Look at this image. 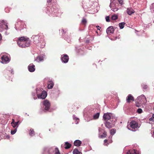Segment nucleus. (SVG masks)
Returning <instances> with one entry per match:
<instances>
[{"label": "nucleus", "instance_id": "c03bdc74", "mask_svg": "<svg viewBox=\"0 0 154 154\" xmlns=\"http://www.w3.org/2000/svg\"><path fill=\"white\" fill-rule=\"evenodd\" d=\"M152 7L154 9V3L152 4Z\"/></svg>", "mask_w": 154, "mask_h": 154}, {"label": "nucleus", "instance_id": "58836bf2", "mask_svg": "<svg viewBox=\"0 0 154 154\" xmlns=\"http://www.w3.org/2000/svg\"><path fill=\"white\" fill-rule=\"evenodd\" d=\"M119 2V4L121 5H122L123 4V0H118Z\"/></svg>", "mask_w": 154, "mask_h": 154}, {"label": "nucleus", "instance_id": "f3484780", "mask_svg": "<svg viewBox=\"0 0 154 154\" xmlns=\"http://www.w3.org/2000/svg\"><path fill=\"white\" fill-rule=\"evenodd\" d=\"M134 97L131 94L129 95L126 98V100L128 103H130L131 101H134Z\"/></svg>", "mask_w": 154, "mask_h": 154}, {"label": "nucleus", "instance_id": "7c9ffc66", "mask_svg": "<svg viewBox=\"0 0 154 154\" xmlns=\"http://www.w3.org/2000/svg\"><path fill=\"white\" fill-rule=\"evenodd\" d=\"M14 73L12 71L10 72V71H8L7 72V75L9 76H11Z\"/></svg>", "mask_w": 154, "mask_h": 154}, {"label": "nucleus", "instance_id": "72a5a7b5", "mask_svg": "<svg viewBox=\"0 0 154 154\" xmlns=\"http://www.w3.org/2000/svg\"><path fill=\"white\" fill-rule=\"evenodd\" d=\"M149 120L150 121H154V114L152 115V117L149 119Z\"/></svg>", "mask_w": 154, "mask_h": 154}, {"label": "nucleus", "instance_id": "dca6fc26", "mask_svg": "<svg viewBox=\"0 0 154 154\" xmlns=\"http://www.w3.org/2000/svg\"><path fill=\"white\" fill-rule=\"evenodd\" d=\"M19 122V121H18L17 122H15L14 119H12V122L11 123V124L14 128H15L16 127H17L18 126Z\"/></svg>", "mask_w": 154, "mask_h": 154}, {"label": "nucleus", "instance_id": "9d476101", "mask_svg": "<svg viewBox=\"0 0 154 154\" xmlns=\"http://www.w3.org/2000/svg\"><path fill=\"white\" fill-rule=\"evenodd\" d=\"M1 62L3 63H6L9 61V58L8 56L4 55L2 56L1 58Z\"/></svg>", "mask_w": 154, "mask_h": 154}, {"label": "nucleus", "instance_id": "1a4fd4ad", "mask_svg": "<svg viewBox=\"0 0 154 154\" xmlns=\"http://www.w3.org/2000/svg\"><path fill=\"white\" fill-rule=\"evenodd\" d=\"M61 59L63 62L66 63L68 62L69 58L67 54H64L61 56Z\"/></svg>", "mask_w": 154, "mask_h": 154}, {"label": "nucleus", "instance_id": "2f4dec72", "mask_svg": "<svg viewBox=\"0 0 154 154\" xmlns=\"http://www.w3.org/2000/svg\"><path fill=\"white\" fill-rule=\"evenodd\" d=\"M82 23L84 25H85L87 23V21L85 19H83L82 21Z\"/></svg>", "mask_w": 154, "mask_h": 154}, {"label": "nucleus", "instance_id": "7ed1b4c3", "mask_svg": "<svg viewBox=\"0 0 154 154\" xmlns=\"http://www.w3.org/2000/svg\"><path fill=\"white\" fill-rule=\"evenodd\" d=\"M130 126H128V128L133 131H136V129L138 127V124L136 121H132L129 124Z\"/></svg>", "mask_w": 154, "mask_h": 154}, {"label": "nucleus", "instance_id": "0eeeda50", "mask_svg": "<svg viewBox=\"0 0 154 154\" xmlns=\"http://www.w3.org/2000/svg\"><path fill=\"white\" fill-rule=\"evenodd\" d=\"M54 151V154H60V152L58 149L56 147L55 149L54 150L52 148H50L49 149L48 152L49 154H52L53 152Z\"/></svg>", "mask_w": 154, "mask_h": 154}, {"label": "nucleus", "instance_id": "473e14b6", "mask_svg": "<svg viewBox=\"0 0 154 154\" xmlns=\"http://www.w3.org/2000/svg\"><path fill=\"white\" fill-rule=\"evenodd\" d=\"M17 131V129L16 128L14 129V130H11V134H14Z\"/></svg>", "mask_w": 154, "mask_h": 154}, {"label": "nucleus", "instance_id": "e433bc0d", "mask_svg": "<svg viewBox=\"0 0 154 154\" xmlns=\"http://www.w3.org/2000/svg\"><path fill=\"white\" fill-rule=\"evenodd\" d=\"M23 23L21 21V20H19V21H18L17 23V25H21L22 24H23Z\"/></svg>", "mask_w": 154, "mask_h": 154}, {"label": "nucleus", "instance_id": "393cba45", "mask_svg": "<svg viewBox=\"0 0 154 154\" xmlns=\"http://www.w3.org/2000/svg\"><path fill=\"white\" fill-rule=\"evenodd\" d=\"M125 24V22H122L119 23V26L120 28L121 29H122L123 28L124 26V25Z\"/></svg>", "mask_w": 154, "mask_h": 154}, {"label": "nucleus", "instance_id": "39448f33", "mask_svg": "<svg viewBox=\"0 0 154 154\" xmlns=\"http://www.w3.org/2000/svg\"><path fill=\"white\" fill-rule=\"evenodd\" d=\"M112 114L110 113H105L103 115V119L105 121H112V119H111Z\"/></svg>", "mask_w": 154, "mask_h": 154}, {"label": "nucleus", "instance_id": "c9c22d12", "mask_svg": "<svg viewBox=\"0 0 154 154\" xmlns=\"http://www.w3.org/2000/svg\"><path fill=\"white\" fill-rule=\"evenodd\" d=\"M106 20L107 22H109L110 21L109 17V16H107L106 17Z\"/></svg>", "mask_w": 154, "mask_h": 154}, {"label": "nucleus", "instance_id": "f8f14e48", "mask_svg": "<svg viewBox=\"0 0 154 154\" xmlns=\"http://www.w3.org/2000/svg\"><path fill=\"white\" fill-rule=\"evenodd\" d=\"M112 122L109 121H106L105 123V126L108 128H111L112 126Z\"/></svg>", "mask_w": 154, "mask_h": 154}, {"label": "nucleus", "instance_id": "ea45409f", "mask_svg": "<svg viewBox=\"0 0 154 154\" xmlns=\"http://www.w3.org/2000/svg\"><path fill=\"white\" fill-rule=\"evenodd\" d=\"M74 119L77 121V122L75 123L76 124H77L79 122V119L78 118H75Z\"/></svg>", "mask_w": 154, "mask_h": 154}, {"label": "nucleus", "instance_id": "cd10ccee", "mask_svg": "<svg viewBox=\"0 0 154 154\" xmlns=\"http://www.w3.org/2000/svg\"><path fill=\"white\" fill-rule=\"evenodd\" d=\"M118 16L117 15H113L111 17V19L112 20H115L118 19Z\"/></svg>", "mask_w": 154, "mask_h": 154}, {"label": "nucleus", "instance_id": "aec40b11", "mask_svg": "<svg viewBox=\"0 0 154 154\" xmlns=\"http://www.w3.org/2000/svg\"><path fill=\"white\" fill-rule=\"evenodd\" d=\"M54 86V83L52 81L49 82V83L48 84V88L49 89H51L53 88Z\"/></svg>", "mask_w": 154, "mask_h": 154}, {"label": "nucleus", "instance_id": "a211bd4d", "mask_svg": "<svg viewBox=\"0 0 154 154\" xmlns=\"http://www.w3.org/2000/svg\"><path fill=\"white\" fill-rule=\"evenodd\" d=\"M127 153L128 154H139V152L136 150L133 149L128 151Z\"/></svg>", "mask_w": 154, "mask_h": 154}, {"label": "nucleus", "instance_id": "f257e3e1", "mask_svg": "<svg viewBox=\"0 0 154 154\" xmlns=\"http://www.w3.org/2000/svg\"><path fill=\"white\" fill-rule=\"evenodd\" d=\"M31 42L29 40V38L24 36L19 38L17 42L19 46L21 48L29 47L31 45Z\"/></svg>", "mask_w": 154, "mask_h": 154}, {"label": "nucleus", "instance_id": "b1692460", "mask_svg": "<svg viewBox=\"0 0 154 154\" xmlns=\"http://www.w3.org/2000/svg\"><path fill=\"white\" fill-rule=\"evenodd\" d=\"M73 154H82L81 152L79 151L77 149H75L73 151Z\"/></svg>", "mask_w": 154, "mask_h": 154}, {"label": "nucleus", "instance_id": "6e6552de", "mask_svg": "<svg viewBox=\"0 0 154 154\" xmlns=\"http://www.w3.org/2000/svg\"><path fill=\"white\" fill-rule=\"evenodd\" d=\"M43 104L45 106V109L48 110L49 109L50 104L49 102L47 100H45L43 102Z\"/></svg>", "mask_w": 154, "mask_h": 154}, {"label": "nucleus", "instance_id": "6ab92c4d", "mask_svg": "<svg viewBox=\"0 0 154 154\" xmlns=\"http://www.w3.org/2000/svg\"><path fill=\"white\" fill-rule=\"evenodd\" d=\"M82 142L81 141L79 140H75L74 143V145L77 146H79L81 144Z\"/></svg>", "mask_w": 154, "mask_h": 154}, {"label": "nucleus", "instance_id": "f03ea898", "mask_svg": "<svg viewBox=\"0 0 154 154\" xmlns=\"http://www.w3.org/2000/svg\"><path fill=\"white\" fill-rule=\"evenodd\" d=\"M146 102V99L143 95L138 97L136 101V105L137 107H140L141 105L145 103Z\"/></svg>", "mask_w": 154, "mask_h": 154}, {"label": "nucleus", "instance_id": "de8ad7c7", "mask_svg": "<svg viewBox=\"0 0 154 154\" xmlns=\"http://www.w3.org/2000/svg\"><path fill=\"white\" fill-rule=\"evenodd\" d=\"M153 110H154V108H153Z\"/></svg>", "mask_w": 154, "mask_h": 154}, {"label": "nucleus", "instance_id": "4c0bfd02", "mask_svg": "<svg viewBox=\"0 0 154 154\" xmlns=\"http://www.w3.org/2000/svg\"><path fill=\"white\" fill-rule=\"evenodd\" d=\"M108 140H107L106 139V140H104V142L105 143H107L106 144H105V145L106 146H108V145L109 144V143H107V142H108Z\"/></svg>", "mask_w": 154, "mask_h": 154}, {"label": "nucleus", "instance_id": "2eb2a0df", "mask_svg": "<svg viewBox=\"0 0 154 154\" xmlns=\"http://www.w3.org/2000/svg\"><path fill=\"white\" fill-rule=\"evenodd\" d=\"M127 14L129 15L135 13V11L131 8H128L126 11Z\"/></svg>", "mask_w": 154, "mask_h": 154}, {"label": "nucleus", "instance_id": "37998d69", "mask_svg": "<svg viewBox=\"0 0 154 154\" xmlns=\"http://www.w3.org/2000/svg\"><path fill=\"white\" fill-rule=\"evenodd\" d=\"M52 1V0H47V2L48 3L51 2Z\"/></svg>", "mask_w": 154, "mask_h": 154}, {"label": "nucleus", "instance_id": "ddd939ff", "mask_svg": "<svg viewBox=\"0 0 154 154\" xmlns=\"http://www.w3.org/2000/svg\"><path fill=\"white\" fill-rule=\"evenodd\" d=\"M114 29L112 26H110L107 28L106 32L108 34H110L113 33Z\"/></svg>", "mask_w": 154, "mask_h": 154}, {"label": "nucleus", "instance_id": "c85d7f7f", "mask_svg": "<svg viewBox=\"0 0 154 154\" xmlns=\"http://www.w3.org/2000/svg\"><path fill=\"white\" fill-rule=\"evenodd\" d=\"M99 115L100 113H97L96 114L94 115V119H97L99 118Z\"/></svg>", "mask_w": 154, "mask_h": 154}, {"label": "nucleus", "instance_id": "f704fd0d", "mask_svg": "<svg viewBox=\"0 0 154 154\" xmlns=\"http://www.w3.org/2000/svg\"><path fill=\"white\" fill-rule=\"evenodd\" d=\"M137 112L139 113H141L142 112V110L141 109L139 108L137 110Z\"/></svg>", "mask_w": 154, "mask_h": 154}, {"label": "nucleus", "instance_id": "a18cd8bd", "mask_svg": "<svg viewBox=\"0 0 154 154\" xmlns=\"http://www.w3.org/2000/svg\"><path fill=\"white\" fill-rule=\"evenodd\" d=\"M112 4H110V6H112Z\"/></svg>", "mask_w": 154, "mask_h": 154}, {"label": "nucleus", "instance_id": "20e7f679", "mask_svg": "<svg viewBox=\"0 0 154 154\" xmlns=\"http://www.w3.org/2000/svg\"><path fill=\"white\" fill-rule=\"evenodd\" d=\"M8 27L4 20L0 21V32H2L4 29H8Z\"/></svg>", "mask_w": 154, "mask_h": 154}, {"label": "nucleus", "instance_id": "79ce46f5", "mask_svg": "<svg viewBox=\"0 0 154 154\" xmlns=\"http://www.w3.org/2000/svg\"><path fill=\"white\" fill-rule=\"evenodd\" d=\"M2 37L1 34L0 33V41L2 39Z\"/></svg>", "mask_w": 154, "mask_h": 154}, {"label": "nucleus", "instance_id": "a19ab883", "mask_svg": "<svg viewBox=\"0 0 154 154\" xmlns=\"http://www.w3.org/2000/svg\"><path fill=\"white\" fill-rule=\"evenodd\" d=\"M112 10H113L114 11H117V10H118V9H114V8H112Z\"/></svg>", "mask_w": 154, "mask_h": 154}, {"label": "nucleus", "instance_id": "412c9836", "mask_svg": "<svg viewBox=\"0 0 154 154\" xmlns=\"http://www.w3.org/2000/svg\"><path fill=\"white\" fill-rule=\"evenodd\" d=\"M71 146V145L68 142H66L64 144V148L66 149H69L70 148Z\"/></svg>", "mask_w": 154, "mask_h": 154}, {"label": "nucleus", "instance_id": "bb28decb", "mask_svg": "<svg viewBox=\"0 0 154 154\" xmlns=\"http://www.w3.org/2000/svg\"><path fill=\"white\" fill-rule=\"evenodd\" d=\"M141 86L143 91H144V90L147 89V88H148L147 85L144 84H142L141 85Z\"/></svg>", "mask_w": 154, "mask_h": 154}, {"label": "nucleus", "instance_id": "423d86ee", "mask_svg": "<svg viewBox=\"0 0 154 154\" xmlns=\"http://www.w3.org/2000/svg\"><path fill=\"white\" fill-rule=\"evenodd\" d=\"M40 37L39 35H33L32 37V39L33 43L35 44L38 43L40 42L39 38Z\"/></svg>", "mask_w": 154, "mask_h": 154}, {"label": "nucleus", "instance_id": "5701e85b", "mask_svg": "<svg viewBox=\"0 0 154 154\" xmlns=\"http://www.w3.org/2000/svg\"><path fill=\"white\" fill-rule=\"evenodd\" d=\"M44 58L43 56H39L37 57L36 61L38 62L42 61L43 60Z\"/></svg>", "mask_w": 154, "mask_h": 154}, {"label": "nucleus", "instance_id": "49530a36", "mask_svg": "<svg viewBox=\"0 0 154 154\" xmlns=\"http://www.w3.org/2000/svg\"><path fill=\"white\" fill-rule=\"evenodd\" d=\"M62 30L63 31V32H64V30L63 29H62Z\"/></svg>", "mask_w": 154, "mask_h": 154}, {"label": "nucleus", "instance_id": "9b49d317", "mask_svg": "<svg viewBox=\"0 0 154 154\" xmlns=\"http://www.w3.org/2000/svg\"><path fill=\"white\" fill-rule=\"evenodd\" d=\"M37 96L38 98L44 99L47 96V93L45 91H43L41 94H38Z\"/></svg>", "mask_w": 154, "mask_h": 154}, {"label": "nucleus", "instance_id": "c756f323", "mask_svg": "<svg viewBox=\"0 0 154 154\" xmlns=\"http://www.w3.org/2000/svg\"><path fill=\"white\" fill-rule=\"evenodd\" d=\"M116 132V130L113 129H111L110 131V134L111 135H113Z\"/></svg>", "mask_w": 154, "mask_h": 154}, {"label": "nucleus", "instance_id": "a878e982", "mask_svg": "<svg viewBox=\"0 0 154 154\" xmlns=\"http://www.w3.org/2000/svg\"><path fill=\"white\" fill-rule=\"evenodd\" d=\"M29 134L30 135L32 136L35 134V132L33 129H30L29 131Z\"/></svg>", "mask_w": 154, "mask_h": 154}, {"label": "nucleus", "instance_id": "4be33fe9", "mask_svg": "<svg viewBox=\"0 0 154 154\" xmlns=\"http://www.w3.org/2000/svg\"><path fill=\"white\" fill-rule=\"evenodd\" d=\"M107 132L106 131H104L103 134L102 135H100L99 136V138H105L107 136Z\"/></svg>", "mask_w": 154, "mask_h": 154}, {"label": "nucleus", "instance_id": "4468645a", "mask_svg": "<svg viewBox=\"0 0 154 154\" xmlns=\"http://www.w3.org/2000/svg\"><path fill=\"white\" fill-rule=\"evenodd\" d=\"M28 69L30 72H33L35 69V66L33 64H30L28 66Z\"/></svg>", "mask_w": 154, "mask_h": 154}]
</instances>
